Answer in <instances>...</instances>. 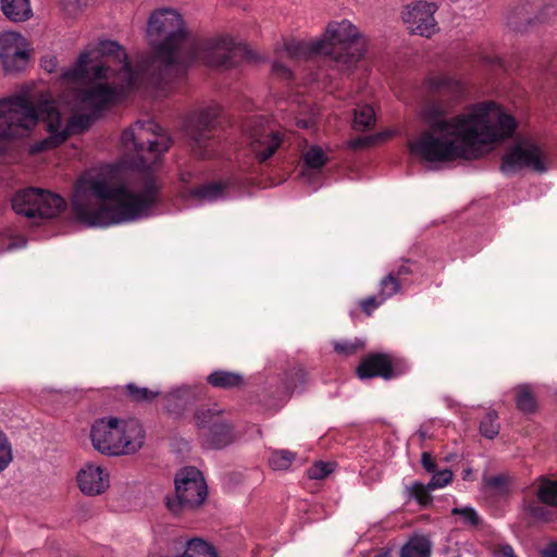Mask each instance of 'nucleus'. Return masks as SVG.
Wrapping results in <instances>:
<instances>
[{"label": "nucleus", "mask_w": 557, "mask_h": 557, "mask_svg": "<svg viewBox=\"0 0 557 557\" xmlns=\"http://www.w3.org/2000/svg\"><path fill=\"white\" fill-rule=\"evenodd\" d=\"M61 78L65 83L85 84L75 94L76 108L84 113H75L64 123L53 101L45 100L36 111L24 96L5 98L0 100V138L25 136L41 119L49 136L37 149L55 148L69 136L88 129L101 111L138 84L124 48L112 40L87 47L73 66L63 70Z\"/></svg>", "instance_id": "1"}, {"label": "nucleus", "mask_w": 557, "mask_h": 557, "mask_svg": "<svg viewBox=\"0 0 557 557\" xmlns=\"http://www.w3.org/2000/svg\"><path fill=\"white\" fill-rule=\"evenodd\" d=\"M446 114L443 102H424L420 115L429 129L409 143L413 156L428 162L478 159L517 128L515 117L493 101L478 103L451 119Z\"/></svg>", "instance_id": "2"}, {"label": "nucleus", "mask_w": 557, "mask_h": 557, "mask_svg": "<svg viewBox=\"0 0 557 557\" xmlns=\"http://www.w3.org/2000/svg\"><path fill=\"white\" fill-rule=\"evenodd\" d=\"M157 200L158 185L153 178L138 183L126 180L119 170L104 169L77 181L73 210L83 224L106 227L147 215Z\"/></svg>", "instance_id": "3"}, {"label": "nucleus", "mask_w": 557, "mask_h": 557, "mask_svg": "<svg viewBox=\"0 0 557 557\" xmlns=\"http://www.w3.org/2000/svg\"><path fill=\"white\" fill-rule=\"evenodd\" d=\"M147 39L153 50L151 61H143L138 71L137 87L147 79L157 83L163 70L171 65L185 62L186 54L193 40L189 37L183 16L174 9L162 8L154 10L147 21Z\"/></svg>", "instance_id": "4"}, {"label": "nucleus", "mask_w": 557, "mask_h": 557, "mask_svg": "<svg viewBox=\"0 0 557 557\" xmlns=\"http://www.w3.org/2000/svg\"><path fill=\"white\" fill-rule=\"evenodd\" d=\"M143 424L133 418L104 417L97 419L90 429L92 447L100 454L120 457L136 454L145 444Z\"/></svg>", "instance_id": "5"}, {"label": "nucleus", "mask_w": 557, "mask_h": 557, "mask_svg": "<svg viewBox=\"0 0 557 557\" xmlns=\"http://www.w3.org/2000/svg\"><path fill=\"white\" fill-rule=\"evenodd\" d=\"M122 146L127 152H134V166L150 170L162 153L170 148V138L153 121H138L122 134Z\"/></svg>", "instance_id": "6"}, {"label": "nucleus", "mask_w": 557, "mask_h": 557, "mask_svg": "<svg viewBox=\"0 0 557 557\" xmlns=\"http://www.w3.org/2000/svg\"><path fill=\"white\" fill-rule=\"evenodd\" d=\"M319 41L326 46L323 55L330 57L342 72L351 70L364 53V42L348 20L330 22Z\"/></svg>", "instance_id": "7"}, {"label": "nucleus", "mask_w": 557, "mask_h": 557, "mask_svg": "<svg viewBox=\"0 0 557 557\" xmlns=\"http://www.w3.org/2000/svg\"><path fill=\"white\" fill-rule=\"evenodd\" d=\"M220 108L216 104L201 107L195 110L187 123V134L191 140L193 151L196 156L209 159L216 154L219 137Z\"/></svg>", "instance_id": "8"}, {"label": "nucleus", "mask_w": 557, "mask_h": 557, "mask_svg": "<svg viewBox=\"0 0 557 557\" xmlns=\"http://www.w3.org/2000/svg\"><path fill=\"white\" fill-rule=\"evenodd\" d=\"M246 49L230 37L216 40H193L185 62L199 61L209 66H232Z\"/></svg>", "instance_id": "9"}, {"label": "nucleus", "mask_w": 557, "mask_h": 557, "mask_svg": "<svg viewBox=\"0 0 557 557\" xmlns=\"http://www.w3.org/2000/svg\"><path fill=\"white\" fill-rule=\"evenodd\" d=\"M200 432L202 445L211 449H221L232 444L236 436L233 425L224 417L222 410L201 407L194 416Z\"/></svg>", "instance_id": "10"}, {"label": "nucleus", "mask_w": 557, "mask_h": 557, "mask_svg": "<svg viewBox=\"0 0 557 557\" xmlns=\"http://www.w3.org/2000/svg\"><path fill=\"white\" fill-rule=\"evenodd\" d=\"M176 499L168 498L166 506L178 513L181 509L196 508L200 506L208 495L207 484L196 468H185L175 476Z\"/></svg>", "instance_id": "11"}, {"label": "nucleus", "mask_w": 557, "mask_h": 557, "mask_svg": "<svg viewBox=\"0 0 557 557\" xmlns=\"http://www.w3.org/2000/svg\"><path fill=\"white\" fill-rule=\"evenodd\" d=\"M525 168L536 172L545 171L543 152L531 140L520 139L503 157L500 171L509 174Z\"/></svg>", "instance_id": "12"}, {"label": "nucleus", "mask_w": 557, "mask_h": 557, "mask_svg": "<svg viewBox=\"0 0 557 557\" xmlns=\"http://www.w3.org/2000/svg\"><path fill=\"white\" fill-rule=\"evenodd\" d=\"M437 9L434 2L418 0L404 7L401 20L409 33L430 38L438 30L434 17Z\"/></svg>", "instance_id": "13"}, {"label": "nucleus", "mask_w": 557, "mask_h": 557, "mask_svg": "<svg viewBox=\"0 0 557 557\" xmlns=\"http://www.w3.org/2000/svg\"><path fill=\"white\" fill-rule=\"evenodd\" d=\"M536 482V494L524 497L523 510L533 521H548L557 506V481L540 476Z\"/></svg>", "instance_id": "14"}, {"label": "nucleus", "mask_w": 557, "mask_h": 557, "mask_svg": "<svg viewBox=\"0 0 557 557\" xmlns=\"http://www.w3.org/2000/svg\"><path fill=\"white\" fill-rule=\"evenodd\" d=\"M406 371L407 364L403 359L388 354H371L361 360L356 373L361 380L372 377L391 380L404 374Z\"/></svg>", "instance_id": "15"}, {"label": "nucleus", "mask_w": 557, "mask_h": 557, "mask_svg": "<svg viewBox=\"0 0 557 557\" xmlns=\"http://www.w3.org/2000/svg\"><path fill=\"white\" fill-rule=\"evenodd\" d=\"M0 60L8 73L25 70L29 61V49L26 39L14 32L0 34Z\"/></svg>", "instance_id": "16"}, {"label": "nucleus", "mask_w": 557, "mask_h": 557, "mask_svg": "<svg viewBox=\"0 0 557 557\" xmlns=\"http://www.w3.org/2000/svg\"><path fill=\"white\" fill-rule=\"evenodd\" d=\"M78 490L88 497L104 494L110 488V473L107 468L95 462L85 463L76 473Z\"/></svg>", "instance_id": "17"}, {"label": "nucleus", "mask_w": 557, "mask_h": 557, "mask_svg": "<svg viewBox=\"0 0 557 557\" xmlns=\"http://www.w3.org/2000/svg\"><path fill=\"white\" fill-rule=\"evenodd\" d=\"M249 144L259 162L271 158L283 143L280 132L270 126L256 124L249 128Z\"/></svg>", "instance_id": "18"}, {"label": "nucleus", "mask_w": 557, "mask_h": 557, "mask_svg": "<svg viewBox=\"0 0 557 557\" xmlns=\"http://www.w3.org/2000/svg\"><path fill=\"white\" fill-rule=\"evenodd\" d=\"M325 45L317 40H288L284 44L283 49L278 52L281 60L300 61L307 60L313 55L323 54Z\"/></svg>", "instance_id": "19"}, {"label": "nucleus", "mask_w": 557, "mask_h": 557, "mask_svg": "<svg viewBox=\"0 0 557 557\" xmlns=\"http://www.w3.org/2000/svg\"><path fill=\"white\" fill-rule=\"evenodd\" d=\"M64 199L53 193L40 189V200L35 202L34 219H52L65 209Z\"/></svg>", "instance_id": "20"}, {"label": "nucleus", "mask_w": 557, "mask_h": 557, "mask_svg": "<svg viewBox=\"0 0 557 557\" xmlns=\"http://www.w3.org/2000/svg\"><path fill=\"white\" fill-rule=\"evenodd\" d=\"M166 410L175 416L183 414L196 400V394L189 386H182L173 389L165 397Z\"/></svg>", "instance_id": "21"}, {"label": "nucleus", "mask_w": 557, "mask_h": 557, "mask_svg": "<svg viewBox=\"0 0 557 557\" xmlns=\"http://www.w3.org/2000/svg\"><path fill=\"white\" fill-rule=\"evenodd\" d=\"M40 200V189L27 188L16 193L12 199V208L17 214L34 219L35 202Z\"/></svg>", "instance_id": "22"}, {"label": "nucleus", "mask_w": 557, "mask_h": 557, "mask_svg": "<svg viewBox=\"0 0 557 557\" xmlns=\"http://www.w3.org/2000/svg\"><path fill=\"white\" fill-rule=\"evenodd\" d=\"M3 14L12 22H24L32 17L29 0H1Z\"/></svg>", "instance_id": "23"}, {"label": "nucleus", "mask_w": 557, "mask_h": 557, "mask_svg": "<svg viewBox=\"0 0 557 557\" xmlns=\"http://www.w3.org/2000/svg\"><path fill=\"white\" fill-rule=\"evenodd\" d=\"M207 382L215 388L231 389L244 385V376L239 372L215 370L208 375Z\"/></svg>", "instance_id": "24"}, {"label": "nucleus", "mask_w": 557, "mask_h": 557, "mask_svg": "<svg viewBox=\"0 0 557 557\" xmlns=\"http://www.w3.org/2000/svg\"><path fill=\"white\" fill-rule=\"evenodd\" d=\"M226 185L209 183L190 190V197L199 202H213L223 198Z\"/></svg>", "instance_id": "25"}, {"label": "nucleus", "mask_w": 557, "mask_h": 557, "mask_svg": "<svg viewBox=\"0 0 557 557\" xmlns=\"http://www.w3.org/2000/svg\"><path fill=\"white\" fill-rule=\"evenodd\" d=\"M517 408L524 413H532L536 409V396L531 385L521 384L515 387Z\"/></svg>", "instance_id": "26"}, {"label": "nucleus", "mask_w": 557, "mask_h": 557, "mask_svg": "<svg viewBox=\"0 0 557 557\" xmlns=\"http://www.w3.org/2000/svg\"><path fill=\"white\" fill-rule=\"evenodd\" d=\"M431 543L428 537L417 535L411 537L401 548L400 557H429Z\"/></svg>", "instance_id": "27"}, {"label": "nucleus", "mask_w": 557, "mask_h": 557, "mask_svg": "<svg viewBox=\"0 0 557 557\" xmlns=\"http://www.w3.org/2000/svg\"><path fill=\"white\" fill-rule=\"evenodd\" d=\"M216 557L214 546L203 539L195 537L185 543V552L182 557Z\"/></svg>", "instance_id": "28"}, {"label": "nucleus", "mask_w": 557, "mask_h": 557, "mask_svg": "<svg viewBox=\"0 0 557 557\" xmlns=\"http://www.w3.org/2000/svg\"><path fill=\"white\" fill-rule=\"evenodd\" d=\"M297 455L287 449H274L271 451L268 463L274 471L288 470L296 459Z\"/></svg>", "instance_id": "29"}, {"label": "nucleus", "mask_w": 557, "mask_h": 557, "mask_svg": "<svg viewBox=\"0 0 557 557\" xmlns=\"http://www.w3.org/2000/svg\"><path fill=\"white\" fill-rule=\"evenodd\" d=\"M375 123L374 110L370 106H359L355 109L352 126L357 131L371 128Z\"/></svg>", "instance_id": "30"}, {"label": "nucleus", "mask_w": 557, "mask_h": 557, "mask_svg": "<svg viewBox=\"0 0 557 557\" xmlns=\"http://www.w3.org/2000/svg\"><path fill=\"white\" fill-rule=\"evenodd\" d=\"M401 292V283L395 273L386 274L379 283L377 294L385 301Z\"/></svg>", "instance_id": "31"}, {"label": "nucleus", "mask_w": 557, "mask_h": 557, "mask_svg": "<svg viewBox=\"0 0 557 557\" xmlns=\"http://www.w3.org/2000/svg\"><path fill=\"white\" fill-rule=\"evenodd\" d=\"M126 392L129 398L133 401L137 403H151L158 396H160L161 392L159 389H150L147 387H140L137 386L134 383H129L126 385Z\"/></svg>", "instance_id": "32"}, {"label": "nucleus", "mask_w": 557, "mask_h": 557, "mask_svg": "<svg viewBox=\"0 0 557 557\" xmlns=\"http://www.w3.org/2000/svg\"><path fill=\"white\" fill-rule=\"evenodd\" d=\"M497 419L498 416L495 411H490L486 413L480 424V430L483 436L492 440L498 435L500 425L497 422Z\"/></svg>", "instance_id": "33"}, {"label": "nucleus", "mask_w": 557, "mask_h": 557, "mask_svg": "<svg viewBox=\"0 0 557 557\" xmlns=\"http://www.w3.org/2000/svg\"><path fill=\"white\" fill-rule=\"evenodd\" d=\"M326 160L324 151L318 146L310 147L304 154L305 164L309 169H320L325 164Z\"/></svg>", "instance_id": "34"}, {"label": "nucleus", "mask_w": 557, "mask_h": 557, "mask_svg": "<svg viewBox=\"0 0 557 557\" xmlns=\"http://www.w3.org/2000/svg\"><path fill=\"white\" fill-rule=\"evenodd\" d=\"M12 460V444L7 434L0 431V473L9 467Z\"/></svg>", "instance_id": "35"}, {"label": "nucleus", "mask_w": 557, "mask_h": 557, "mask_svg": "<svg viewBox=\"0 0 557 557\" xmlns=\"http://www.w3.org/2000/svg\"><path fill=\"white\" fill-rule=\"evenodd\" d=\"M334 470L333 463L317 461L308 470L307 474L311 480H323Z\"/></svg>", "instance_id": "36"}, {"label": "nucleus", "mask_w": 557, "mask_h": 557, "mask_svg": "<svg viewBox=\"0 0 557 557\" xmlns=\"http://www.w3.org/2000/svg\"><path fill=\"white\" fill-rule=\"evenodd\" d=\"M363 346L360 339L355 341H339L334 343V350L342 356H351L356 354Z\"/></svg>", "instance_id": "37"}, {"label": "nucleus", "mask_w": 557, "mask_h": 557, "mask_svg": "<svg viewBox=\"0 0 557 557\" xmlns=\"http://www.w3.org/2000/svg\"><path fill=\"white\" fill-rule=\"evenodd\" d=\"M429 490L430 488L424 486L422 483H414L412 486L408 487L409 495L422 506H425L431 502Z\"/></svg>", "instance_id": "38"}, {"label": "nucleus", "mask_w": 557, "mask_h": 557, "mask_svg": "<svg viewBox=\"0 0 557 557\" xmlns=\"http://www.w3.org/2000/svg\"><path fill=\"white\" fill-rule=\"evenodd\" d=\"M451 513L460 516L463 523L470 527H476L480 523V517L476 511L471 507L454 508Z\"/></svg>", "instance_id": "39"}, {"label": "nucleus", "mask_w": 557, "mask_h": 557, "mask_svg": "<svg viewBox=\"0 0 557 557\" xmlns=\"http://www.w3.org/2000/svg\"><path fill=\"white\" fill-rule=\"evenodd\" d=\"M453 479V472L448 469L438 471L435 473L432 479L430 480L428 487L430 490L441 488L446 486L448 483H450Z\"/></svg>", "instance_id": "40"}, {"label": "nucleus", "mask_w": 557, "mask_h": 557, "mask_svg": "<svg viewBox=\"0 0 557 557\" xmlns=\"http://www.w3.org/2000/svg\"><path fill=\"white\" fill-rule=\"evenodd\" d=\"M385 302L384 299L377 294L375 296L367 297L360 300L359 306L367 315H371L372 312Z\"/></svg>", "instance_id": "41"}, {"label": "nucleus", "mask_w": 557, "mask_h": 557, "mask_svg": "<svg viewBox=\"0 0 557 557\" xmlns=\"http://www.w3.org/2000/svg\"><path fill=\"white\" fill-rule=\"evenodd\" d=\"M412 265H413L412 261H410L409 259H405V260H403L401 264H399L396 270H393L389 273H395L401 283L404 278H406L407 276H409L413 273Z\"/></svg>", "instance_id": "42"}, {"label": "nucleus", "mask_w": 557, "mask_h": 557, "mask_svg": "<svg viewBox=\"0 0 557 557\" xmlns=\"http://www.w3.org/2000/svg\"><path fill=\"white\" fill-rule=\"evenodd\" d=\"M448 84V79L444 76H434L430 77L426 81V87L430 92L440 91Z\"/></svg>", "instance_id": "43"}, {"label": "nucleus", "mask_w": 557, "mask_h": 557, "mask_svg": "<svg viewBox=\"0 0 557 557\" xmlns=\"http://www.w3.org/2000/svg\"><path fill=\"white\" fill-rule=\"evenodd\" d=\"M272 71L277 77L284 79H289L292 77L289 67L278 60L273 63Z\"/></svg>", "instance_id": "44"}, {"label": "nucleus", "mask_w": 557, "mask_h": 557, "mask_svg": "<svg viewBox=\"0 0 557 557\" xmlns=\"http://www.w3.org/2000/svg\"><path fill=\"white\" fill-rule=\"evenodd\" d=\"M61 7L67 15H75L81 9L79 0H61Z\"/></svg>", "instance_id": "45"}, {"label": "nucleus", "mask_w": 557, "mask_h": 557, "mask_svg": "<svg viewBox=\"0 0 557 557\" xmlns=\"http://www.w3.org/2000/svg\"><path fill=\"white\" fill-rule=\"evenodd\" d=\"M494 557H515L513 548L508 544H498L494 549Z\"/></svg>", "instance_id": "46"}, {"label": "nucleus", "mask_w": 557, "mask_h": 557, "mask_svg": "<svg viewBox=\"0 0 557 557\" xmlns=\"http://www.w3.org/2000/svg\"><path fill=\"white\" fill-rule=\"evenodd\" d=\"M421 461H422L423 468L426 471L433 472L435 470V463H434V460H433L432 455L430 453L424 451L422 454Z\"/></svg>", "instance_id": "47"}, {"label": "nucleus", "mask_w": 557, "mask_h": 557, "mask_svg": "<svg viewBox=\"0 0 557 557\" xmlns=\"http://www.w3.org/2000/svg\"><path fill=\"white\" fill-rule=\"evenodd\" d=\"M314 123H315V120H314L313 115H310L305 119H298L296 122L297 126L301 127V128H310L314 125Z\"/></svg>", "instance_id": "48"}, {"label": "nucleus", "mask_w": 557, "mask_h": 557, "mask_svg": "<svg viewBox=\"0 0 557 557\" xmlns=\"http://www.w3.org/2000/svg\"><path fill=\"white\" fill-rule=\"evenodd\" d=\"M503 484H505V479L503 476H493L488 480V485L491 486L498 487Z\"/></svg>", "instance_id": "49"}, {"label": "nucleus", "mask_w": 557, "mask_h": 557, "mask_svg": "<svg viewBox=\"0 0 557 557\" xmlns=\"http://www.w3.org/2000/svg\"><path fill=\"white\" fill-rule=\"evenodd\" d=\"M543 557H557V543H552L548 550L544 552Z\"/></svg>", "instance_id": "50"}, {"label": "nucleus", "mask_w": 557, "mask_h": 557, "mask_svg": "<svg viewBox=\"0 0 557 557\" xmlns=\"http://www.w3.org/2000/svg\"><path fill=\"white\" fill-rule=\"evenodd\" d=\"M55 59L51 58L49 60H45L44 61V67L49 71V72H53L54 69H55Z\"/></svg>", "instance_id": "51"}, {"label": "nucleus", "mask_w": 557, "mask_h": 557, "mask_svg": "<svg viewBox=\"0 0 557 557\" xmlns=\"http://www.w3.org/2000/svg\"><path fill=\"white\" fill-rule=\"evenodd\" d=\"M295 376L297 377L298 381L302 382L304 381V377H305V372L301 368H298V369H295Z\"/></svg>", "instance_id": "52"}, {"label": "nucleus", "mask_w": 557, "mask_h": 557, "mask_svg": "<svg viewBox=\"0 0 557 557\" xmlns=\"http://www.w3.org/2000/svg\"><path fill=\"white\" fill-rule=\"evenodd\" d=\"M393 134H394L393 132H386V133L379 134L377 137L383 139L386 137H391Z\"/></svg>", "instance_id": "53"}, {"label": "nucleus", "mask_w": 557, "mask_h": 557, "mask_svg": "<svg viewBox=\"0 0 557 557\" xmlns=\"http://www.w3.org/2000/svg\"><path fill=\"white\" fill-rule=\"evenodd\" d=\"M296 387H297V384H296V383H294V382H290V383L287 385V387H286V388H287V391H293V389H295Z\"/></svg>", "instance_id": "54"}, {"label": "nucleus", "mask_w": 557, "mask_h": 557, "mask_svg": "<svg viewBox=\"0 0 557 557\" xmlns=\"http://www.w3.org/2000/svg\"><path fill=\"white\" fill-rule=\"evenodd\" d=\"M527 494H530V491H527ZM535 494H536V491H535V492H534V494H532V495H525V497L530 498V497H532V496H535Z\"/></svg>", "instance_id": "55"}, {"label": "nucleus", "mask_w": 557, "mask_h": 557, "mask_svg": "<svg viewBox=\"0 0 557 557\" xmlns=\"http://www.w3.org/2000/svg\"><path fill=\"white\" fill-rule=\"evenodd\" d=\"M385 555H386V554H384V555L380 554V555H377L376 557H386Z\"/></svg>", "instance_id": "56"}]
</instances>
